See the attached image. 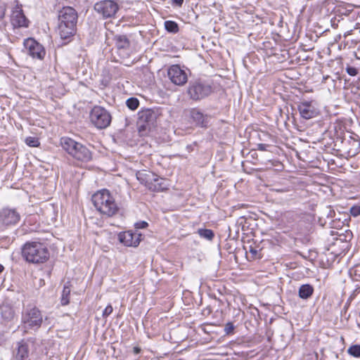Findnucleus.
<instances>
[{"label": "nucleus", "mask_w": 360, "mask_h": 360, "mask_svg": "<svg viewBox=\"0 0 360 360\" xmlns=\"http://www.w3.org/2000/svg\"><path fill=\"white\" fill-rule=\"evenodd\" d=\"M276 191H279V192H284V191H286V190H285V189H281V190H276Z\"/></svg>", "instance_id": "nucleus-40"}, {"label": "nucleus", "mask_w": 360, "mask_h": 360, "mask_svg": "<svg viewBox=\"0 0 360 360\" xmlns=\"http://www.w3.org/2000/svg\"><path fill=\"white\" fill-rule=\"evenodd\" d=\"M351 214L354 217H357L360 215V207L356 206L352 207L350 210Z\"/></svg>", "instance_id": "nucleus-29"}, {"label": "nucleus", "mask_w": 360, "mask_h": 360, "mask_svg": "<svg viewBox=\"0 0 360 360\" xmlns=\"http://www.w3.org/2000/svg\"><path fill=\"white\" fill-rule=\"evenodd\" d=\"M300 116L309 120L316 117L319 114V105L315 101H303L297 105Z\"/></svg>", "instance_id": "nucleus-10"}, {"label": "nucleus", "mask_w": 360, "mask_h": 360, "mask_svg": "<svg viewBox=\"0 0 360 360\" xmlns=\"http://www.w3.org/2000/svg\"><path fill=\"white\" fill-rule=\"evenodd\" d=\"M25 143L27 146L30 147H37L39 145V140L32 136L26 138Z\"/></svg>", "instance_id": "nucleus-26"}, {"label": "nucleus", "mask_w": 360, "mask_h": 360, "mask_svg": "<svg viewBox=\"0 0 360 360\" xmlns=\"http://www.w3.org/2000/svg\"><path fill=\"white\" fill-rule=\"evenodd\" d=\"M346 71L348 75L352 77L356 76L358 74V70L352 66H347L346 68Z\"/></svg>", "instance_id": "nucleus-27"}, {"label": "nucleus", "mask_w": 360, "mask_h": 360, "mask_svg": "<svg viewBox=\"0 0 360 360\" xmlns=\"http://www.w3.org/2000/svg\"><path fill=\"white\" fill-rule=\"evenodd\" d=\"M154 181L157 182V184L159 186L158 188H155V190L156 191H160L163 189V187L162 186L161 183H159L160 179L158 178L154 179Z\"/></svg>", "instance_id": "nucleus-34"}, {"label": "nucleus", "mask_w": 360, "mask_h": 360, "mask_svg": "<svg viewBox=\"0 0 360 360\" xmlns=\"http://www.w3.org/2000/svg\"><path fill=\"white\" fill-rule=\"evenodd\" d=\"M348 354L354 357H360V345H354L349 347L347 349Z\"/></svg>", "instance_id": "nucleus-25"}, {"label": "nucleus", "mask_w": 360, "mask_h": 360, "mask_svg": "<svg viewBox=\"0 0 360 360\" xmlns=\"http://www.w3.org/2000/svg\"><path fill=\"white\" fill-rule=\"evenodd\" d=\"M113 311V309H112V307L111 306V304H108L103 310V318H106L108 317L110 314H112Z\"/></svg>", "instance_id": "nucleus-28"}, {"label": "nucleus", "mask_w": 360, "mask_h": 360, "mask_svg": "<svg viewBox=\"0 0 360 360\" xmlns=\"http://www.w3.org/2000/svg\"><path fill=\"white\" fill-rule=\"evenodd\" d=\"M11 21L14 27H28L29 21L25 16L22 9L18 6L13 11Z\"/></svg>", "instance_id": "nucleus-17"}, {"label": "nucleus", "mask_w": 360, "mask_h": 360, "mask_svg": "<svg viewBox=\"0 0 360 360\" xmlns=\"http://www.w3.org/2000/svg\"><path fill=\"white\" fill-rule=\"evenodd\" d=\"M60 144L64 150L79 161L86 162L92 158L91 151L85 146L71 138H61Z\"/></svg>", "instance_id": "nucleus-5"}, {"label": "nucleus", "mask_w": 360, "mask_h": 360, "mask_svg": "<svg viewBox=\"0 0 360 360\" xmlns=\"http://www.w3.org/2000/svg\"><path fill=\"white\" fill-rule=\"evenodd\" d=\"M350 33H351L350 32H347V33H345V36L346 37V36L350 34Z\"/></svg>", "instance_id": "nucleus-41"}, {"label": "nucleus", "mask_w": 360, "mask_h": 360, "mask_svg": "<svg viewBox=\"0 0 360 360\" xmlns=\"http://www.w3.org/2000/svg\"><path fill=\"white\" fill-rule=\"evenodd\" d=\"M234 329V326L232 323L229 322L225 325L224 330L226 334L231 333Z\"/></svg>", "instance_id": "nucleus-31"}, {"label": "nucleus", "mask_w": 360, "mask_h": 360, "mask_svg": "<svg viewBox=\"0 0 360 360\" xmlns=\"http://www.w3.org/2000/svg\"><path fill=\"white\" fill-rule=\"evenodd\" d=\"M27 53L32 58L42 60L46 55L44 46L32 38L25 39L23 42Z\"/></svg>", "instance_id": "nucleus-11"}, {"label": "nucleus", "mask_w": 360, "mask_h": 360, "mask_svg": "<svg viewBox=\"0 0 360 360\" xmlns=\"http://www.w3.org/2000/svg\"><path fill=\"white\" fill-rule=\"evenodd\" d=\"M138 115L137 126L139 132L150 130L156 120L155 112L150 109H145L139 111Z\"/></svg>", "instance_id": "nucleus-9"}, {"label": "nucleus", "mask_w": 360, "mask_h": 360, "mask_svg": "<svg viewBox=\"0 0 360 360\" xmlns=\"http://www.w3.org/2000/svg\"><path fill=\"white\" fill-rule=\"evenodd\" d=\"M133 352L135 354H139L141 352V348L139 347H134L133 348Z\"/></svg>", "instance_id": "nucleus-36"}, {"label": "nucleus", "mask_w": 360, "mask_h": 360, "mask_svg": "<svg viewBox=\"0 0 360 360\" xmlns=\"http://www.w3.org/2000/svg\"><path fill=\"white\" fill-rule=\"evenodd\" d=\"M314 292V288L309 284L302 285L298 291L299 297L303 300L309 298Z\"/></svg>", "instance_id": "nucleus-19"}, {"label": "nucleus", "mask_w": 360, "mask_h": 360, "mask_svg": "<svg viewBox=\"0 0 360 360\" xmlns=\"http://www.w3.org/2000/svg\"><path fill=\"white\" fill-rule=\"evenodd\" d=\"M94 10L102 16L103 18H111L115 17L119 10V6L113 0H103L95 4Z\"/></svg>", "instance_id": "nucleus-7"}, {"label": "nucleus", "mask_w": 360, "mask_h": 360, "mask_svg": "<svg viewBox=\"0 0 360 360\" xmlns=\"http://www.w3.org/2000/svg\"><path fill=\"white\" fill-rule=\"evenodd\" d=\"M126 105L130 110H134L138 108L139 101L136 98L131 97L127 100Z\"/></svg>", "instance_id": "nucleus-24"}, {"label": "nucleus", "mask_w": 360, "mask_h": 360, "mask_svg": "<svg viewBox=\"0 0 360 360\" xmlns=\"http://www.w3.org/2000/svg\"><path fill=\"white\" fill-rule=\"evenodd\" d=\"M1 316L4 319L11 321L14 316V311L11 307H6L2 309Z\"/></svg>", "instance_id": "nucleus-23"}, {"label": "nucleus", "mask_w": 360, "mask_h": 360, "mask_svg": "<svg viewBox=\"0 0 360 360\" xmlns=\"http://www.w3.org/2000/svg\"><path fill=\"white\" fill-rule=\"evenodd\" d=\"M114 40L119 54L122 57H128L130 53V42L127 36L116 35Z\"/></svg>", "instance_id": "nucleus-16"}, {"label": "nucleus", "mask_w": 360, "mask_h": 360, "mask_svg": "<svg viewBox=\"0 0 360 360\" xmlns=\"http://www.w3.org/2000/svg\"><path fill=\"white\" fill-rule=\"evenodd\" d=\"M77 13L72 7H64L58 14V32L62 39H68L76 31Z\"/></svg>", "instance_id": "nucleus-1"}, {"label": "nucleus", "mask_w": 360, "mask_h": 360, "mask_svg": "<svg viewBox=\"0 0 360 360\" xmlns=\"http://www.w3.org/2000/svg\"><path fill=\"white\" fill-rule=\"evenodd\" d=\"M20 219V214L14 209L4 208L0 211V222L6 226L15 225Z\"/></svg>", "instance_id": "nucleus-14"}, {"label": "nucleus", "mask_w": 360, "mask_h": 360, "mask_svg": "<svg viewBox=\"0 0 360 360\" xmlns=\"http://www.w3.org/2000/svg\"><path fill=\"white\" fill-rule=\"evenodd\" d=\"M22 254L25 260L33 264L45 262L49 257L47 248L41 243H27L22 248Z\"/></svg>", "instance_id": "nucleus-4"}, {"label": "nucleus", "mask_w": 360, "mask_h": 360, "mask_svg": "<svg viewBox=\"0 0 360 360\" xmlns=\"http://www.w3.org/2000/svg\"><path fill=\"white\" fill-rule=\"evenodd\" d=\"M212 92V88L209 84L199 81L191 82L188 89V94L195 101L202 99L209 96Z\"/></svg>", "instance_id": "nucleus-8"}, {"label": "nucleus", "mask_w": 360, "mask_h": 360, "mask_svg": "<svg viewBox=\"0 0 360 360\" xmlns=\"http://www.w3.org/2000/svg\"><path fill=\"white\" fill-rule=\"evenodd\" d=\"M269 147V145L264 144V143H258L257 145V150H261V151L268 150Z\"/></svg>", "instance_id": "nucleus-33"}, {"label": "nucleus", "mask_w": 360, "mask_h": 360, "mask_svg": "<svg viewBox=\"0 0 360 360\" xmlns=\"http://www.w3.org/2000/svg\"><path fill=\"white\" fill-rule=\"evenodd\" d=\"M4 269V266L1 264H0V273L3 271Z\"/></svg>", "instance_id": "nucleus-39"}, {"label": "nucleus", "mask_w": 360, "mask_h": 360, "mask_svg": "<svg viewBox=\"0 0 360 360\" xmlns=\"http://www.w3.org/2000/svg\"><path fill=\"white\" fill-rule=\"evenodd\" d=\"M5 27H6V23L5 22H1L0 24V29L1 30H3Z\"/></svg>", "instance_id": "nucleus-38"}, {"label": "nucleus", "mask_w": 360, "mask_h": 360, "mask_svg": "<svg viewBox=\"0 0 360 360\" xmlns=\"http://www.w3.org/2000/svg\"><path fill=\"white\" fill-rule=\"evenodd\" d=\"M167 75L170 81L175 85L183 86L187 82L188 74L179 65L170 66L168 69Z\"/></svg>", "instance_id": "nucleus-12"}, {"label": "nucleus", "mask_w": 360, "mask_h": 360, "mask_svg": "<svg viewBox=\"0 0 360 360\" xmlns=\"http://www.w3.org/2000/svg\"><path fill=\"white\" fill-rule=\"evenodd\" d=\"M173 2L176 5L181 6L184 2V0H173Z\"/></svg>", "instance_id": "nucleus-37"}, {"label": "nucleus", "mask_w": 360, "mask_h": 360, "mask_svg": "<svg viewBox=\"0 0 360 360\" xmlns=\"http://www.w3.org/2000/svg\"><path fill=\"white\" fill-rule=\"evenodd\" d=\"M140 233H132L130 231H124L118 235L120 242L127 247H136L141 241Z\"/></svg>", "instance_id": "nucleus-15"}, {"label": "nucleus", "mask_w": 360, "mask_h": 360, "mask_svg": "<svg viewBox=\"0 0 360 360\" xmlns=\"http://www.w3.org/2000/svg\"><path fill=\"white\" fill-rule=\"evenodd\" d=\"M198 233L201 238L208 240H212L214 236V232L210 229H200L198 230Z\"/></svg>", "instance_id": "nucleus-22"}, {"label": "nucleus", "mask_w": 360, "mask_h": 360, "mask_svg": "<svg viewBox=\"0 0 360 360\" xmlns=\"http://www.w3.org/2000/svg\"><path fill=\"white\" fill-rule=\"evenodd\" d=\"M44 317L41 311L34 306H27L22 312L21 327L24 333L37 332L41 326Z\"/></svg>", "instance_id": "nucleus-3"}, {"label": "nucleus", "mask_w": 360, "mask_h": 360, "mask_svg": "<svg viewBox=\"0 0 360 360\" xmlns=\"http://www.w3.org/2000/svg\"><path fill=\"white\" fill-rule=\"evenodd\" d=\"M189 116L195 125L206 127L208 123V116L205 115L198 108H192L189 110Z\"/></svg>", "instance_id": "nucleus-18"}, {"label": "nucleus", "mask_w": 360, "mask_h": 360, "mask_svg": "<svg viewBox=\"0 0 360 360\" xmlns=\"http://www.w3.org/2000/svg\"><path fill=\"white\" fill-rule=\"evenodd\" d=\"M250 252H251L253 257H257L258 252L255 248L250 247Z\"/></svg>", "instance_id": "nucleus-35"}, {"label": "nucleus", "mask_w": 360, "mask_h": 360, "mask_svg": "<svg viewBox=\"0 0 360 360\" xmlns=\"http://www.w3.org/2000/svg\"><path fill=\"white\" fill-rule=\"evenodd\" d=\"M6 9V4L4 2H0V20L4 18Z\"/></svg>", "instance_id": "nucleus-32"}, {"label": "nucleus", "mask_w": 360, "mask_h": 360, "mask_svg": "<svg viewBox=\"0 0 360 360\" xmlns=\"http://www.w3.org/2000/svg\"><path fill=\"white\" fill-rule=\"evenodd\" d=\"M165 30L171 33H177L179 32L178 24L172 20H167L165 22Z\"/></svg>", "instance_id": "nucleus-21"}, {"label": "nucleus", "mask_w": 360, "mask_h": 360, "mask_svg": "<svg viewBox=\"0 0 360 360\" xmlns=\"http://www.w3.org/2000/svg\"><path fill=\"white\" fill-rule=\"evenodd\" d=\"M148 226V223L145 221H140L135 224V227L137 229H145Z\"/></svg>", "instance_id": "nucleus-30"}, {"label": "nucleus", "mask_w": 360, "mask_h": 360, "mask_svg": "<svg viewBox=\"0 0 360 360\" xmlns=\"http://www.w3.org/2000/svg\"><path fill=\"white\" fill-rule=\"evenodd\" d=\"M34 342L32 340H22L18 342V346L14 352V356L16 360H27L30 353L32 352Z\"/></svg>", "instance_id": "nucleus-13"}, {"label": "nucleus", "mask_w": 360, "mask_h": 360, "mask_svg": "<svg viewBox=\"0 0 360 360\" xmlns=\"http://www.w3.org/2000/svg\"><path fill=\"white\" fill-rule=\"evenodd\" d=\"M70 292H71V290H70V288L69 285V283H67L66 284H65V285L63 287V290L62 295H61L60 302H61L62 305L65 306V305H67L69 304V302H70L69 297L70 295Z\"/></svg>", "instance_id": "nucleus-20"}, {"label": "nucleus", "mask_w": 360, "mask_h": 360, "mask_svg": "<svg viewBox=\"0 0 360 360\" xmlns=\"http://www.w3.org/2000/svg\"><path fill=\"white\" fill-rule=\"evenodd\" d=\"M90 121L98 129H105L111 122L110 112L103 107L94 106L90 112Z\"/></svg>", "instance_id": "nucleus-6"}, {"label": "nucleus", "mask_w": 360, "mask_h": 360, "mask_svg": "<svg viewBox=\"0 0 360 360\" xmlns=\"http://www.w3.org/2000/svg\"><path fill=\"white\" fill-rule=\"evenodd\" d=\"M92 202L96 209L107 217H112L118 212L117 204L107 189H102L94 193L92 195Z\"/></svg>", "instance_id": "nucleus-2"}]
</instances>
